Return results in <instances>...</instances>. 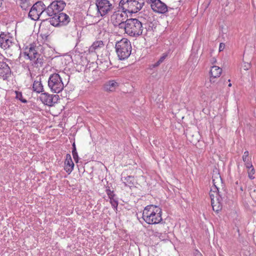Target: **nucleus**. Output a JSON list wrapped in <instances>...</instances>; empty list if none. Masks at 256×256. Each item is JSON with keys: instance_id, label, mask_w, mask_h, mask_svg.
<instances>
[{"instance_id": "nucleus-1", "label": "nucleus", "mask_w": 256, "mask_h": 256, "mask_svg": "<svg viewBox=\"0 0 256 256\" xmlns=\"http://www.w3.org/2000/svg\"><path fill=\"white\" fill-rule=\"evenodd\" d=\"M162 209L154 205H148L144 208L142 218L149 224L160 223L162 220Z\"/></svg>"}, {"instance_id": "nucleus-2", "label": "nucleus", "mask_w": 256, "mask_h": 256, "mask_svg": "<svg viewBox=\"0 0 256 256\" xmlns=\"http://www.w3.org/2000/svg\"><path fill=\"white\" fill-rule=\"evenodd\" d=\"M123 28L125 32L132 37H137L143 33V23L138 18H130Z\"/></svg>"}, {"instance_id": "nucleus-3", "label": "nucleus", "mask_w": 256, "mask_h": 256, "mask_svg": "<svg viewBox=\"0 0 256 256\" xmlns=\"http://www.w3.org/2000/svg\"><path fill=\"white\" fill-rule=\"evenodd\" d=\"M115 48L118 57L120 60H124L130 55L131 44L126 38H124L118 42L116 44Z\"/></svg>"}, {"instance_id": "nucleus-4", "label": "nucleus", "mask_w": 256, "mask_h": 256, "mask_svg": "<svg viewBox=\"0 0 256 256\" xmlns=\"http://www.w3.org/2000/svg\"><path fill=\"white\" fill-rule=\"evenodd\" d=\"M144 4V0H121L119 6L124 12L136 13Z\"/></svg>"}, {"instance_id": "nucleus-5", "label": "nucleus", "mask_w": 256, "mask_h": 256, "mask_svg": "<svg viewBox=\"0 0 256 256\" xmlns=\"http://www.w3.org/2000/svg\"><path fill=\"white\" fill-rule=\"evenodd\" d=\"M48 86L52 92L54 93H59L63 90L64 84L58 74L54 73L50 76Z\"/></svg>"}, {"instance_id": "nucleus-6", "label": "nucleus", "mask_w": 256, "mask_h": 256, "mask_svg": "<svg viewBox=\"0 0 256 256\" xmlns=\"http://www.w3.org/2000/svg\"><path fill=\"white\" fill-rule=\"evenodd\" d=\"M46 6L42 1L36 2L31 8L28 13V16L32 20H37L40 17L44 18L46 14Z\"/></svg>"}, {"instance_id": "nucleus-7", "label": "nucleus", "mask_w": 256, "mask_h": 256, "mask_svg": "<svg viewBox=\"0 0 256 256\" xmlns=\"http://www.w3.org/2000/svg\"><path fill=\"white\" fill-rule=\"evenodd\" d=\"M49 18L42 20H48L49 22L53 26H64L70 22L69 16L65 13L60 12L54 16H50Z\"/></svg>"}, {"instance_id": "nucleus-8", "label": "nucleus", "mask_w": 256, "mask_h": 256, "mask_svg": "<svg viewBox=\"0 0 256 256\" xmlns=\"http://www.w3.org/2000/svg\"><path fill=\"white\" fill-rule=\"evenodd\" d=\"M66 6L64 0H54L46 7V14L48 16H52L62 12Z\"/></svg>"}, {"instance_id": "nucleus-9", "label": "nucleus", "mask_w": 256, "mask_h": 256, "mask_svg": "<svg viewBox=\"0 0 256 256\" xmlns=\"http://www.w3.org/2000/svg\"><path fill=\"white\" fill-rule=\"evenodd\" d=\"M126 12L123 10L122 12H116L112 16V24L114 26H118L120 29H122L128 20Z\"/></svg>"}, {"instance_id": "nucleus-10", "label": "nucleus", "mask_w": 256, "mask_h": 256, "mask_svg": "<svg viewBox=\"0 0 256 256\" xmlns=\"http://www.w3.org/2000/svg\"><path fill=\"white\" fill-rule=\"evenodd\" d=\"M96 4L98 12L102 16H106L114 8L108 0H96Z\"/></svg>"}, {"instance_id": "nucleus-11", "label": "nucleus", "mask_w": 256, "mask_h": 256, "mask_svg": "<svg viewBox=\"0 0 256 256\" xmlns=\"http://www.w3.org/2000/svg\"><path fill=\"white\" fill-rule=\"evenodd\" d=\"M8 61L10 60L6 58H4L2 61H0V78L4 80H8L12 74L11 70L6 63Z\"/></svg>"}, {"instance_id": "nucleus-12", "label": "nucleus", "mask_w": 256, "mask_h": 256, "mask_svg": "<svg viewBox=\"0 0 256 256\" xmlns=\"http://www.w3.org/2000/svg\"><path fill=\"white\" fill-rule=\"evenodd\" d=\"M59 96L57 94H50L48 92H42L40 96L42 102L46 105L52 106L58 100Z\"/></svg>"}, {"instance_id": "nucleus-13", "label": "nucleus", "mask_w": 256, "mask_h": 256, "mask_svg": "<svg viewBox=\"0 0 256 256\" xmlns=\"http://www.w3.org/2000/svg\"><path fill=\"white\" fill-rule=\"evenodd\" d=\"M152 10L158 13L164 14L170 10H173L168 6L160 0H154V3L150 5Z\"/></svg>"}, {"instance_id": "nucleus-14", "label": "nucleus", "mask_w": 256, "mask_h": 256, "mask_svg": "<svg viewBox=\"0 0 256 256\" xmlns=\"http://www.w3.org/2000/svg\"><path fill=\"white\" fill-rule=\"evenodd\" d=\"M12 38H10L8 35L4 34V32H2L0 34V46L2 48L6 49L10 48L14 43L12 41Z\"/></svg>"}, {"instance_id": "nucleus-15", "label": "nucleus", "mask_w": 256, "mask_h": 256, "mask_svg": "<svg viewBox=\"0 0 256 256\" xmlns=\"http://www.w3.org/2000/svg\"><path fill=\"white\" fill-rule=\"evenodd\" d=\"M36 49V46L34 44H30L28 52H24V54L28 56L30 60H34L36 56L39 54Z\"/></svg>"}, {"instance_id": "nucleus-16", "label": "nucleus", "mask_w": 256, "mask_h": 256, "mask_svg": "<svg viewBox=\"0 0 256 256\" xmlns=\"http://www.w3.org/2000/svg\"><path fill=\"white\" fill-rule=\"evenodd\" d=\"M64 165V170L68 173V174H70L74 169V164L72 160L71 156L69 154H68L66 155Z\"/></svg>"}, {"instance_id": "nucleus-17", "label": "nucleus", "mask_w": 256, "mask_h": 256, "mask_svg": "<svg viewBox=\"0 0 256 256\" xmlns=\"http://www.w3.org/2000/svg\"><path fill=\"white\" fill-rule=\"evenodd\" d=\"M222 72V69L219 66H212L211 70L210 72V82H214V81H212V79L220 77Z\"/></svg>"}, {"instance_id": "nucleus-18", "label": "nucleus", "mask_w": 256, "mask_h": 256, "mask_svg": "<svg viewBox=\"0 0 256 256\" xmlns=\"http://www.w3.org/2000/svg\"><path fill=\"white\" fill-rule=\"evenodd\" d=\"M119 86V83L115 80H110L104 84V88L106 92H114Z\"/></svg>"}, {"instance_id": "nucleus-19", "label": "nucleus", "mask_w": 256, "mask_h": 256, "mask_svg": "<svg viewBox=\"0 0 256 256\" xmlns=\"http://www.w3.org/2000/svg\"><path fill=\"white\" fill-rule=\"evenodd\" d=\"M41 78L40 77H37L36 79L34 82L32 84L33 90L37 93L42 92L44 91L43 86L41 82Z\"/></svg>"}, {"instance_id": "nucleus-20", "label": "nucleus", "mask_w": 256, "mask_h": 256, "mask_svg": "<svg viewBox=\"0 0 256 256\" xmlns=\"http://www.w3.org/2000/svg\"><path fill=\"white\" fill-rule=\"evenodd\" d=\"M212 209L214 211L218 213L222 208V202L218 200V199L212 198L211 202Z\"/></svg>"}, {"instance_id": "nucleus-21", "label": "nucleus", "mask_w": 256, "mask_h": 256, "mask_svg": "<svg viewBox=\"0 0 256 256\" xmlns=\"http://www.w3.org/2000/svg\"><path fill=\"white\" fill-rule=\"evenodd\" d=\"M36 60H35L34 66L35 67H42L45 64L46 60L44 58V56L41 54H38L36 58Z\"/></svg>"}, {"instance_id": "nucleus-22", "label": "nucleus", "mask_w": 256, "mask_h": 256, "mask_svg": "<svg viewBox=\"0 0 256 256\" xmlns=\"http://www.w3.org/2000/svg\"><path fill=\"white\" fill-rule=\"evenodd\" d=\"M249 152L248 151L244 152L242 156V160L244 162V164L247 168H250L252 167V164L250 162V158L248 157Z\"/></svg>"}, {"instance_id": "nucleus-23", "label": "nucleus", "mask_w": 256, "mask_h": 256, "mask_svg": "<svg viewBox=\"0 0 256 256\" xmlns=\"http://www.w3.org/2000/svg\"><path fill=\"white\" fill-rule=\"evenodd\" d=\"M122 180L124 181L126 186L130 187L132 186L134 184V178L131 176H128L126 177L122 178Z\"/></svg>"}, {"instance_id": "nucleus-24", "label": "nucleus", "mask_w": 256, "mask_h": 256, "mask_svg": "<svg viewBox=\"0 0 256 256\" xmlns=\"http://www.w3.org/2000/svg\"><path fill=\"white\" fill-rule=\"evenodd\" d=\"M104 45L103 42L102 40L94 42L92 46H90L89 50L92 52H94L96 49L102 48Z\"/></svg>"}, {"instance_id": "nucleus-25", "label": "nucleus", "mask_w": 256, "mask_h": 256, "mask_svg": "<svg viewBox=\"0 0 256 256\" xmlns=\"http://www.w3.org/2000/svg\"><path fill=\"white\" fill-rule=\"evenodd\" d=\"M217 192H216V199H218L219 200L222 202L226 197V192L224 190L220 191L218 188L216 187Z\"/></svg>"}, {"instance_id": "nucleus-26", "label": "nucleus", "mask_w": 256, "mask_h": 256, "mask_svg": "<svg viewBox=\"0 0 256 256\" xmlns=\"http://www.w3.org/2000/svg\"><path fill=\"white\" fill-rule=\"evenodd\" d=\"M168 54V53H164L162 56L159 58V60L152 65L153 68L158 66L162 62H164L165 59L167 58Z\"/></svg>"}, {"instance_id": "nucleus-27", "label": "nucleus", "mask_w": 256, "mask_h": 256, "mask_svg": "<svg viewBox=\"0 0 256 256\" xmlns=\"http://www.w3.org/2000/svg\"><path fill=\"white\" fill-rule=\"evenodd\" d=\"M72 154L73 158L76 163H78L79 160V157L78 154L76 151V146L75 142H73L72 144Z\"/></svg>"}, {"instance_id": "nucleus-28", "label": "nucleus", "mask_w": 256, "mask_h": 256, "mask_svg": "<svg viewBox=\"0 0 256 256\" xmlns=\"http://www.w3.org/2000/svg\"><path fill=\"white\" fill-rule=\"evenodd\" d=\"M154 24L152 22H150L149 24H143L144 26V30L143 32L144 34H146L148 32H152L153 31V26Z\"/></svg>"}, {"instance_id": "nucleus-29", "label": "nucleus", "mask_w": 256, "mask_h": 256, "mask_svg": "<svg viewBox=\"0 0 256 256\" xmlns=\"http://www.w3.org/2000/svg\"><path fill=\"white\" fill-rule=\"evenodd\" d=\"M20 6L24 10H27L28 8L31 6L30 0H20Z\"/></svg>"}, {"instance_id": "nucleus-30", "label": "nucleus", "mask_w": 256, "mask_h": 256, "mask_svg": "<svg viewBox=\"0 0 256 256\" xmlns=\"http://www.w3.org/2000/svg\"><path fill=\"white\" fill-rule=\"evenodd\" d=\"M16 94V99L19 100L22 102L26 104L28 102V101L22 98V92H18V91H16L15 92Z\"/></svg>"}, {"instance_id": "nucleus-31", "label": "nucleus", "mask_w": 256, "mask_h": 256, "mask_svg": "<svg viewBox=\"0 0 256 256\" xmlns=\"http://www.w3.org/2000/svg\"><path fill=\"white\" fill-rule=\"evenodd\" d=\"M110 203L111 204L112 206L115 210H117L118 206V201L115 197L110 198Z\"/></svg>"}, {"instance_id": "nucleus-32", "label": "nucleus", "mask_w": 256, "mask_h": 256, "mask_svg": "<svg viewBox=\"0 0 256 256\" xmlns=\"http://www.w3.org/2000/svg\"><path fill=\"white\" fill-rule=\"evenodd\" d=\"M254 172L255 170L252 166V167L250 168H248V176L250 179H254V177L253 176V175L254 174Z\"/></svg>"}, {"instance_id": "nucleus-33", "label": "nucleus", "mask_w": 256, "mask_h": 256, "mask_svg": "<svg viewBox=\"0 0 256 256\" xmlns=\"http://www.w3.org/2000/svg\"><path fill=\"white\" fill-rule=\"evenodd\" d=\"M106 194H108V198H112L116 196V194H114V192L113 190H111L110 188V187H108L106 188Z\"/></svg>"}, {"instance_id": "nucleus-34", "label": "nucleus", "mask_w": 256, "mask_h": 256, "mask_svg": "<svg viewBox=\"0 0 256 256\" xmlns=\"http://www.w3.org/2000/svg\"><path fill=\"white\" fill-rule=\"evenodd\" d=\"M243 62L244 64L242 66L244 70H248L251 68L252 65L250 62H246L244 60H243Z\"/></svg>"}, {"instance_id": "nucleus-35", "label": "nucleus", "mask_w": 256, "mask_h": 256, "mask_svg": "<svg viewBox=\"0 0 256 256\" xmlns=\"http://www.w3.org/2000/svg\"><path fill=\"white\" fill-rule=\"evenodd\" d=\"M236 190H240L241 192L244 190L242 186H236Z\"/></svg>"}, {"instance_id": "nucleus-36", "label": "nucleus", "mask_w": 256, "mask_h": 256, "mask_svg": "<svg viewBox=\"0 0 256 256\" xmlns=\"http://www.w3.org/2000/svg\"><path fill=\"white\" fill-rule=\"evenodd\" d=\"M224 46H222V44L220 43V44L219 50L220 52L224 50Z\"/></svg>"}, {"instance_id": "nucleus-37", "label": "nucleus", "mask_w": 256, "mask_h": 256, "mask_svg": "<svg viewBox=\"0 0 256 256\" xmlns=\"http://www.w3.org/2000/svg\"><path fill=\"white\" fill-rule=\"evenodd\" d=\"M196 256H202V255L200 252H198Z\"/></svg>"}, {"instance_id": "nucleus-38", "label": "nucleus", "mask_w": 256, "mask_h": 256, "mask_svg": "<svg viewBox=\"0 0 256 256\" xmlns=\"http://www.w3.org/2000/svg\"><path fill=\"white\" fill-rule=\"evenodd\" d=\"M210 198L212 199V198H214V197H215V196H214V194H210Z\"/></svg>"}, {"instance_id": "nucleus-39", "label": "nucleus", "mask_w": 256, "mask_h": 256, "mask_svg": "<svg viewBox=\"0 0 256 256\" xmlns=\"http://www.w3.org/2000/svg\"><path fill=\"white\" fill-rule=\"evenodd\" d=\"M4 0H0V7L2 6V2Z\"/></svg>"}, {"instance_id": "nucleus-40", "label": "nucleus", "mask_w": 256, "mask_h": 256, "mask_svg": "<svg viewBox=\"0 0 256 256\" xmlns=\"http://www.w3.org/2000/svg\"><path fill=\"white\" fill-rule=\"evenodd\" d=\"M236 186H239V185H238V181L236 182Z\"/></svg>"}, {"instance_id": "nucleus-41", "label": "nucleus", "mask_w": 256, "mask_h": 256, "mask_svg": "<svg viewBox=\"0 0 256 256\" xmlns=\"http://www.w3.org/2000/svg\"><path fill=\"white\" fill-rule=\"evenodd\" d=\"M217 175L218 176L219 178H220V176L219 175V173H218ZM220 180H222V179H220Z\"/></svg>"}, {"instance_id": "nucleus-42", "label": "nucleus", "mask_w": 256, "mask_h": 256, "mask_svg": "<svg viewBox=\"0 0 256 256\" xmlns=\"http://www.w3.org/2000/svg\"><path fill=\"white\" fill-rule=\"evenodd\" d=\"M232 86V84H228V86Z\"/></svg>"}, {"instance_id": "nucleus-43", "label": "nucleus", "mask_w": 256, "mask_h": 256, "mask_svg": "<svg viewBox=\"0 0 256 256\" xmlns=\"http://www.w3.org/2000/svg\"><path fill=\"white\" fill-rule=\"evenodd\" d=\"M212 181H213V182H214V179H213V180H212Z\"/></svg>"}]
</instances>
